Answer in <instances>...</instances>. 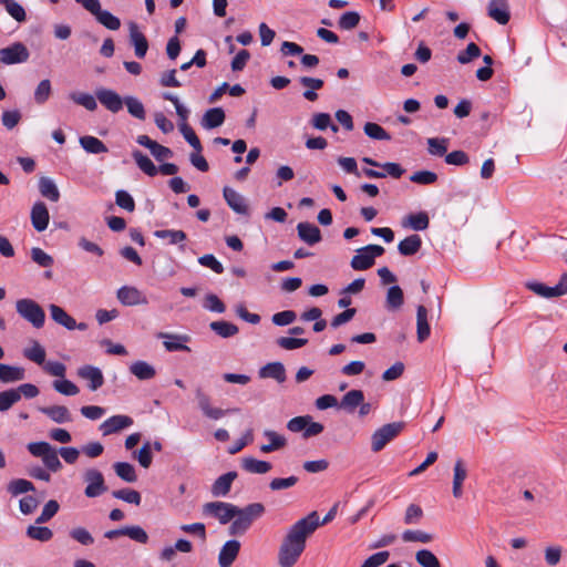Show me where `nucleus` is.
I'll use <instances>...</instances> for the list:
<instances>
[{
	"label": "nucleus",
	"mask_w": 567,
	"mask_h": 567,
	"mask_svg": "<svg viewBox=\"0 0 567 567\" xmlns=\"http://www.w3.org/2000/svg\"><path fill=\"white\" fill-rule=\"evenodd\" d=\"M38 411L58 424L69 423L72 421V414L64 405L39 406Z\"/></svg>",
	"instance_id": "19"
},
{
	"label": "nucleus",
	"mask_w": 567,
	"mask_h": 567,
	"mask_svg": "<svg viewBox=\"0 0 567 567\" xmlns=\"http://www.w3.org/2000/svg\"><path fill=\"white\" fill-rule=\"evenodd\" d=\"M179 128H181V133L183 134V136L187 141V143L196 152L200 153L203 150L202 143H200L198 136L196 135V133L194 132V130L187 123H182Z\"/></svg>",
	"instance_id": "56"
},
{
	"label": "nucleus",
	"mask_w": 567,
	"mask_h": 567,
	"mask_svg": "<svg viewBox=\"0 0 567 567\" xmlns=\"http://www.w3.org/2000/svg\"><path fill=\"white\" fill-rule=\"evenodd\" d=\"M69 97L78 105L85 107L87 111L93 112L97 109L96 96L89 93L73 92Z\"/></svg>",
	"instance_id": "42"
},
{
	"label": "nucleus",
	"mask_w": 567,
	"mask_h": 567,
	"mask_svg": "<svg viewBox=\"0 0 567 567\" xmlns=\"http://www.w3.org/2000/svg\"><path fill=\"white\" fill-rule=\"evenodd\" d=\"M23 354L27 359L39 365H43L45 362V350L38 341H33V346L25 349Z\"/></svg>",
	"instance_id": "46"
},
{
	"label": "nucleus",
	"mask_w": 567,
	"mask_h": 567,
	"mask_svg": "<svg viewBox=\"0 0 567 567\" xmlns=\"http://www.w3.org/2000/svg\"><path fill=\"white\" fill-rule=\"evenodd\" d=\"M481 55V49L474 42L467 44L464 51L458 52L456 60L461 64H467Z\"/></svg>",
	"instance_id": "53"
},
{
	"label": "nucleus",
	"mask_w": 567,
	"mask_h": 567,
	"mask_svg": "<svg viewBox=\"0 0 567 567\" xmlns=\"http://www.w3.org/2000/svg\"><path fill=\"white\" fill-rule=\"evenodd\" d=\"M128 29L130 42L134 47L135 55L143 59L148 50V41L144 33L140 31V28L135 22H131Z\"/></svg>",
	"instance_id": "13"
},
{
	"label": "nucleus",
	"mask_w": 567,
	"mask_h": 567,
	"mask_svg": "<svg viewBox=\"0 0 567 567\" xmlns=\"http://www.w3.org/2000/svg\"><path fill=\"white\" fill-rule=\"evenodd\" d=\"M24 379V369L20 367H12L9 364L0 363V381L3 383H11Z\"/></svg>",
	"instance_id": "31"
},
{
	"label": "nucleus",
	"mask_w": 567,
	"mask_h": 567,
	"mask_svg": "<svg viewBox=\"0 0 567 567\" xmlns=\"http://www.w3.org/2000/svg\"><path fill=\"white\" fill-rule=\"evenodd\" d=\"M130 371L134 374L138 380H150L155 377L156 371L153 365L147 363L146 361H135L131 364Z\"/></svg>",
	"instance_id": "33"
},
{
	"label": "nucleus",
	"mask_w": 567,
	"mask_h": 567,
	"mask_svg": "<svg viewBox=\"0 0 567 567\" xmlns=\"http://www.w3.org/2000/svg\"><path fill=\"white\" fill-rule=\"evenodd\" d=\"M19 401V393L14 389L0 392V412L8 411Z\"/></svg>",
	"instance_id": "60"
},
{
	"label": "nucleus",
	"mask_w": 567,
	"mask_h": 567,
	"mask_svg": "<svg viewBox=\"0 0 567 567\" xmlns=\"http://www.w3.org/2000/svg\"><path fill=\"white\" fill-rule=\"evenodd\" d=\"M415 560L421 567H441L437 557L429 549H420L415 553Z\"/></svg>",
	"instance_id": "48"
},
{
	"label": "nucleus",
	"mask_w": 567,
	"mask_h": 567,
	"mask_svg": "<svg viewBox=\"0 0 567 567\" xmlns=\"http://www.w3.org/2000/svg\"><path fill=\"white\" fill-rule=\"evenodd\" d=\"M430 219L425 212H420L417 214L408 215L402 225L403 227H410L413 230H424L429 227Z\"/></svg>",
	"instance_id": "32"
},
{
	"label": "nucleus",
	"mask_w": 567,
	"mask_h": 567,
	"mask_svg": "<svg viewBox=\"0 0 567 567\" xmlns=\"http://www.w3.org/2000/svg\"><path fill=\"white\" fill-rule=\"evenodd\" d=\"M404 302L403 291L399 286H392L388 289L386 293V308L396 310L402 307Z\"/></svg>",
	"instance_id": "41"
},
{
	"label": "nucleus",
	"mask_w": 567,
	"mask_h": 567,
	"mask_svg": "<svg viewBox=\"0 0 567 567\" xmlns=\"http://www.w3.org/2000/svg\"><path fill=\"white\" fill-rule=\"evenodd\" d=\"M362 401H364V394L362 390H350L342 396L341 401L339 402V409L349 414H352L362 403Z\"/></svg>",
	"instance_id": "22"
},
{
	"label": "nucleus",
	"mask_w": 567,
	"mask_h": 567,
	"mask_svg": "<svg viewBox=\"0 0 567 567\" xmlns=\"http://www.w3.org/2000/svg\"><path fill=\"white\" fill-rule=\"evenodd\" d=\"M319 527L317 512H311L306 517L296 522L284 536L278 549L279 567H293L306 549V543Z\"/></svg>",
	"instance_id": "1"
},
{
	"label": "nucleus",
	"mask_w": 567,
	"mask_h": 567,
	"mask_svg": "<svg viewBox=\"0 0 567 567\" xmlns=\"http://www.w3.org/2000/svg\"><path fill=\"white\" fill-rule=\"evenodd\" d=\"M78 375L86 380L89 382V389L91 391H96L100 389L104 383V377L102 371L91 364H85L78 370Z\"/></svg>",
	"instance_id": "12"
},
{
	"label": "nucleus",
	"mask_w": 567,
	"mask_h": 567,
	"mask_svg": "<svg viewBox=\"0 0 567 567\" xmlns=\"http://www.w3.org/2000/svg\"><path fill=\"white\" fill-rule=\"evenodd\" d=\"M52 93L51 82L48 79L42 80L34 91V101L38 104L45 103Z\"/></svg>",
	"instance_id": "57"
},
{
	"label": "nucleus",
	"mask_w": 567,
	"mask_h": 567,
	"mask_svg": "<svg viewBox=\"0 0 567 567\" xmlns=\"http://www.w3.org/2000/svg\"><path fill=\"white\" fill-rule=\"evenodd\" d=\"M259 378L274 379L278 383L286 381V369L281 362H270L259 369Z\"/></svg>",
	"instance_id": "24"
},
{
	"label": "nucleus",
	"mask_w": 567,
	"mask_h": 567,
	"mask_svg": "<svg viewBox=\"0 0 567 567\" xmlns=\"http://www.w3.org/2000/svg\"><path fill=\"white\" fill-rule=\"evenodd\" d=\"M526 288L543 298H556L567 293V272L563 274L555 287H548L538 281L526 282Z\"/></svg>",
	"instance_id": "7"
},
{
	"label": "nucleus",
	"mask_w": 567,
	"mask_h": 567,
	"mask_svg": "<svg viewBox=\"0 0 567 567\" xmlns=\"http://www.w3.org/2000/svg\"><path fill=\"white\" fill-rule=\"evenodd\" d=\"M51 318L54 322L60 326H63L68 330H74L76 327V321L73 317H71L66 311L56 305H50L49 307Z\"/></svg>",
	"instance_id": "27"
},
{
	"label": "nucleus",
	"mask_w": 567,
	"mask_h": 567,
	"mask_svg": "<svg viewBox=\"0 0 567 567\" xmlns=\"http://www.w3.org/2000/svg\"><path fill=\"white\" fill-rule=\"evenodd\" d=\"M39 190L40 194L50 199L51 202H58L60 198V192L54 184L53 181H51L48 177H41L39 181Z\"/></svg>",
	"instance_id": "37"
},
{
	"label": "nucleus",
	"mask_w": 567,
	"mask_h": 567,
	"mask_svg": "<svg viewBox=\"0 0 567 567\" xmlns=\"http://www.w3.org/2000/svg\"><path fill=\"white\" fill-rule=\"evenodd\" d=\"M237 478V472H227L220 475L212 485V494L215 497L226 496L231 488L233 482Z\"/></svg>",
	"instance_id": "23"
},
{
	"label": "nucleus",
	"mask_w": 567,
	"mask_h": 567,
	"mask_svg": "<svg viewBox=\"0 0 567 567\" xmlns=\"http://www.w3.org/2000/svg\"><path fill=\"white\" fill-rule=\"evenodd\" d=\"M124 104L127 107V112L135 118L145 120V109L143 103L135 96H125Z\"/></svg>",
	"instance_id": "47"
},
{
	"label": "nucleus",
	"mask_w": 567,
	"mask_h": 567,
	"mask_svg": "<svg viewBox=\"0 0 567 567\" xmlns=\"http://www.w3.org/2000/svg\"><path fill=\"white\" fill-rule=\"evenodd\" d=\"M225 111L221 107H213L205 112L202 126L206 130L216 128L225 122Z\"/></svg>",
	"instance_id": "26"
},
{
	"label": "nucleus",
	"mask_w": 567,
	"mask_h": 567,
	"mask_svg": "<svg viewBox=\"0 0 567 567\" xmlns=\"http://www.w3.org/2000/svg\"><path fill=\"white\" fill-rule=\"evenodd\" d=\"M236 516L229 526L230 535H241L246 533L252 522L261 517L265 513V506L261 503H251L240 508L235 507Z\"/></svg>",
	"instance_id": "2"
},
{
	"label": "nucleus",
	"mask_w": 567,
	"mask_h": 567,
	"mask_svg": "<svg viewBox=\"0 0 567 567\" xmlns=\"http://www.w3.org/2000/svg\"><path fill=\"white\" fill-rule=\"evenodd\" d=\"M133 424V419L127 415H113L105 420L100 425V431L104 436L111 435L113 433H117L126 427H130Z\"/></svg>",
	"instance_id": "10"
},
{
	"label": "nucleus",
	"mask_w": 567,
	"mask_h": 567,
	"mask_svg": "<svg viewBox=\"0 0 567 567\" xmlns=\"http://www.w3.org/2000/svg\"><path fill=\"white\" fill-rule=\"evenodd\" d=\"M431 329L427 322V309L420 305L416 309V336L417 341L423 342L430 336Z\"/></svg>",
	"instance_id": "28"
},
{
	"label": "nucleus",
	"mask_w": 567,
	"mask_h": 567,
	"mask_svg": "<svg viewBox=\"0 0 567 567\" xmlns=\"http://www.w3.org/2000/svg\"><path fill=\"white\" fill-rule=\"evenodd\" d=\"M117 299L124 306L146 305V297L135 287L123 286L117 290Z\"/></svg>",
	"instance_id": "14"
},
{
	"label": "nucleus",
	"mask_w": 567,
	"mask_h": 567,
	"mask_svg": "<svg viewBox=\"0 0 567 567\" xmlns=\"http://www.w3.org/2000/svg\"><path fill=\"white\" fill-rule=\"evenodd\" d=\"M223 196L227 203V205L237 214L247 215L248 206L246 204L245 197L237 193L229 186H225L223 189Z\"/></svg>",
	"instance_id": "17"
},
{
	"label": "nucleus",
	"mask_w": 567,
	"mask_h": 567,
	"mask_svg": "<svg viewBox=\"0 0 567 567\" xmlns=\"http://www.w3.org/2000/svg\"><path fill=\"white\" fill-rule=\"evenodd\" d=\"M359 22L360 14L355 11H348L340 17L338 25L342 30H352L359 24Z\"/></svg>",
	"instance_id": "59"
},
{
	"label": "nucleus",
	"mask_w": 567,
	"mask_h": 567,
	"mask_svg": "<svg viewBox=\"0 0 567 567\" xmlns=\"http://www.w3.org/2000/svg\"><path fill=\"white\" fill-rule=\"evenodd\" d=\"M113 468L116 473V475L127 482V483H134L137 481V475L135 472L134 466L131 463L127 462H116L113 465Z\"/></svg>",
	"instance_id": "38"
},
{
	"label": "nucleus",
	"mask_w": 567,
	"mask_h": 567,
	"mask_svg": "<svg viewBox=\"0 0 567 567\" xmlns=\"http://www.w3.org/2000/svg\"><path fill=\"white\" fill-rule=\"evenodd\" d=\"M17 312L21 318L40 329L45 321V312L41 306L32 299L23 298L16 302Z\"/></svg>",
	"instance_id": "3"
},
{
	"label": "nucleus",
	"mask_w": 567,
	"mask_h": 567,
	"mask_svg": "<svg viewBox=\"0 0 567 567\" xmlns=\"http://www.w3.org/2000/svg\"><path fill=\"white\" fill-rule=\"evenodd\" d=\"M240 549V543L231 539L224 544L219 551L218 564L220 567H230Z\"/></svg>",
	"instance_id": "20"
},
{
	"label": "nucleus",
	"mask_w": 567,
	"mask_h": 567,
	"mask_svg": "<svg viewBox=\"0 0 567 567\" xmlns=\"http://www.w3.org/2000/svg\"><path fill=\"white\" fill-rule=\"evenodd\" d=\"M31 223L37 231H43L48 228L50 214L43 202H37L31 209Z\"/></svg>",
	"instance_id": "16"
},
{
	"label": "nucleus",
	"mask_w": 567,
	"mask_h": 567,
	"mask_svg": "<svg viewBox=\"0 0 567 567\" xmlns=\"http://www.w3.org/2000/svg\"><path fill=\"white\" fill-rule=\"evenodd\" d=\"M433 535L420 529H406L402 534V539L405 543H422L429 544L433 540Z\"/></svg>",
	"instance_id": "40"
},
{
	"label": "nucleus",
	"mask_w": 567,
	"mask_h": 567,
	"mask_svg": "<svg viewBox=\"0 0 567 567\" xmlns=\"http://www.w3.org/2000/svg\"><path fill=\"white\" fill-rule=\"evenodd\" d=\"M132 156L138 168L146 175L153 177L158 173L157 167L154 165L151 158L147 155L143 154L141 151L135 150L132 153Z\"/></svg>",
	"instance_id": "35"
},
{
	"label": "nucleus",
	"mask_w": 567,
	"mask_h": 567,
	"mask_svg": "<svg viewBox=\"0 0 567 567\" xmlns=\"http://www.w3.org/2000/svg\"><path fill=\"white\" fill-rule=\"evenodd\" d=\"M350 265L354 270H367L374 265L373 256L359 249L352 257Z\"/></svg>",
	"instance_id": "43"
},
{
	"label": "nucleus",
	"mask_w": 567,
	"mask_h": 567,
	"mask_svg": "<svg viewBox=\"0 0 567 567\" xmlns=\"http://www.w3.org/2000/svg\"><path fill=\"white\" fill-rule=\"evenodd\" d=\"M311 123L315 128L320 130V131H324L328 127H330L331 131L336 133L339 130L336 124L331 123V116L328 113H316L312 116Z\"/></svg>",
	"instance_id": "51"
},
{
	"label": "nucleus",
	"mask_w": 567,
	"mask_h": 567,
	"mask_svg": "<svg viewBox=\"0 0 567 567\" xmlns=\"http://www.w3.org/2000/svg\"><path fill=\"white\" fill-rule=\"evenodd\" d=\"M363 131L370 138L373 140L389 141L391 138L390 134L381 125L377 123H365Z\"/></svg>",
	"instance_id": "50"
},
{
	"label": "nucleus",
	"mask_w": 567,
	"mask_h": 567,
	"mask_svg": "<svg viewBox=\"0 0 567 567\" xmlns=\"http://www.w3.org/2000/svg\"><path fill=\"white\" fill-rule=\"evenodd\" d=\"M27 536L31 539H35L39 542H49L53 537V532L45 526H34L30 525L27 528Z\"/></svg>",
	"instance_id": "49"
},
{
	"label": "nucleus",
	"mask_w": 567,
	"mask_h": 567,
	"mask_svg": "<svg viewBox=\"0 0 567 567\" xmlns=\"http://www.w3.org/2000/svg\"><path fill=\"white\" fill-rule=\"evenodd\" d=\"M97 101L110 112L118 113L123 109L124 99L114 90L99 87L95 91Z\"/></svg>",
	"instance_id": "9"
},
{
	"label": "nucleus",
	"mask_w": 567,
	"mask_h": 567,
	"mask_svg": "<svg viewBox=\"0 0 567 567\" xmlns=\"http://www.w3.org/2000/svg\"><path fill=\"white\" fill-rule=\"evenodd\" d=\"M422 246V239L419 235H411L401 240L398 250L402 256L415 255Z\"/></svg>",
	"instance_id": "30"
},
{
	"label": "nucleus",
	"mask_w": 567,
	"mask_h": 567,
	"mask_svg": "<svg viewBox=\"0 0 567 567\" xmlns=\"http://www.w3.org/2000/svg\"><path fill=\"white\" fill-rule=\"evenodd\" d=\"M298 237L306 244L313 246L321 241L322 236L320 229L311 223L301 221L297 225Z\"/></svg>",
	"instance_id": "18"
},
{
	"label": "nucleus",
	"mask_w": 567,
	"mask_h": 567,
	"mask_svg": "<svg viewBox=\"0 0 567 567\" xmlns=\"http://www.w3.org/2000/svg\"><path fill=\"white\" fill-rule=\"evenodd\" d=\"M240 465L244 471L252 474H266L272 468L271 463L252 456L241 458Z\"/></svg>",
	"instance_id": "25"
},
{
	"label": "nucleus",
	"mask_w": 567,
	"mask_h": 567,
	"mask_svg": "<svg viewBox=\"0 0 567 567\" xmlns=\"http://www.w3.org/2000/svg\"><path fill=\"white\" fill-rule=\"evenodd\" d=\"M79 142L86 153L101 154L107 152L106 145L97 137L85 135L80 137Z\"/></svg>",
	"instance_id": "34"
},
{
	"label": "nucleus",
	"mask_w": 567,
	"mask_h": 567,
	"mask_svg": "<svg viewBox=\"0 0 567 567\" xmlns=\"http://www.w3.org/2000/svg\"><path fill=\"white\" fill-rule=\"evenodd\" d=\"M112 495L117 499H122L126 503L134 505H140L142 501L141 494L137 491L131 488H122L114 491Z\"/></svg>",
	"instance_id": "52"
},
{
	"label": "nucleus",
	"mask_w": 567,
	"mask_h": 567,
	"mask_svg": "<svg viewBox=\"0 0 567 567\" xmlns=\"http://www.w3.org/2000/svg\"><path fill=\"white\" fill-rule=\"evenodd\" d=\"M264 435L269 440L268 444H262L260 446V451L262 453H271L274 451L280 450L287 445V440L285 436L278 434L272 430H265Z\"/></svg>",
	"instance_id": "29"
},
{
	"label": "nucleus",
	"mask_w": 567,
	"mask_h": 567,
	"mask_svg": "<svg viewBox=\"0 0 567 567\" xmlns=\"http://www.w3.org/2000/svg\"><path fill=\"white\" fill-rule=\"evenodd\" d=\"M28 48L22 42L0 49V61L4 64H17L25 62L29 59Z\"/></svg>",
	"instance_id": "8"
},
{
	"label": "nucleus",
	"mask_w": 567,
	"mask_h": 567,
	"mask_svg": "<svg viewBox=\"0 0 567 567\" xmlns=\"http://www.w3.org/2000/svg\"><path fill=\"white\" fill-rule=\"evenodd\" d=\"M0 4L4 6L8 14L17 22L22 23L27 20L24 8L16 0H0Z\"/></svg>",
	"instance_id": "36"
},
{
	"label": "nucleus",
	"mask_w": 567,
	"mask_h": 567,
	"mask_svg": "<svg viewBox=\"0 0 567 567\" xmlns=\"http://www.w3.org/2000/svg\"><path fill=\"white\" fill-rule=\"evenodd\" d=\"M404 422L388 423L374 431L371 436V450L380 452L385 445L396 437L404 429Z\"/></svg>",
	"instance_id": "4"
},
{
	"label": "nucleus",
	"mask_w": 567,
	"mask_h": 567,
	"mask_svg": "<svg viewBox=\"0 0 567 567\" xmlns=\"http://www.w3.org/2000/svg\"><path fill=\"white\" fill-rule=\"evenodd\" d=\"M125 536L140 544H147L150 539L145 529L138 525L125 526Z\"/></svg>",
	"instance_id": "61"
},
{
	"label": "nucleus",
	"mask_w": 567,
	"mask_h": 567,
	"mask_svg": "<svg viewBox=\"0 0 567 567\" xmlns=\"http://www.w3.org/2000/svg\"><path fill=\"white\" fill-rule=\"evenodd\" d=\"M467 477V470L462 458H457L453 468V487L452 493L455 498H461L463 495L462 485Z\"/></svg>",
	"instance_id": "21"
},
{
	"label": "nucleus",
	"mask_w": 567,
	"mask_h": 567,
	"mask_svg": "<svg viewBox=\"0 0 567 567\" xmlns=\"http://www.w3.org/2000/svg\"><path fill=\"white\" fill-rule=\"evenodd\" d=\"M209 328L221 338H230L238 333V327L228 321H213Z\"/></svg>",
	"instance_id": "39"
},
{
	"label": "nucleus",
	"mask_w": 567,
	"mask_h": 567,
	"mask_svg": "<svg viewBox=\"0 0 567 567\" xmlns=\"http://www.w3.org/2000/svg\"><path fill=\"white\" fill-rule=\"evenodd\" d=\"M115 203L118 207L130 213L135 210V202L126 190L120 189L115 193Z\"/></svg>",
	"instance_id": "63"
},
{
	"label": "nucleus",
	"mask_w": 567,
	"mask_h": 567,
	"mask_svg": "<svg viewBox=\"0 0 567 567\" xmlns=\"http://www.w3.org/2000/svg\"><path fill=\"white\" fill-rule=\"evenodd\" d=\"M83 481L86 484L84 494L89 498H95L107 492L104 476L101 471L96 468H87L83 473Z\"/></svg>",
	"instance_id": "5"
},
{
	"label": "nucleus",
	"mask_w": 567,
	"mask_h": 567,
	"mask_svg": "<svg viewBox=\"0 0 567 567\" xmlns=\"http://www.w3.org/2000/svg\"><path fill=\"white\" fill-rule=\"evenodd\" d=\"M52 385L56 392L68 396L76 395L80 392L78 385L66 379L55 380Z\"/></svg>",
	"instance_id": "54"
},
{
	"label": "nucleus",
	"mask_w": 567,
	"mask_h": 567,
	"mask_svg": "<svg viewBox=\"0 0 567 567\" xmlns=\"http://www.w3.org/2000/svg\"><path fill=\"white\" fill-rule=\"evenodd\" d=\"M70 536L73 540L81 545L89 546L94 543V538L91 533L84 527H74L70 532Z\"/></svg>",
	"instance_id": "64"
},
{
	"label": "nucleus",
	"mask_w": 567,
	"mask_h": 567,
	"mask_svg": "<svg viewBox=\"0 0 567 567\" xmlns=\"http://www.w3.org/2000/svg\"><path fill=\"white\" fill-rule=\"evenodd\" d=\"M236 505L225 502H209L203 505V513L218 519L221 525L233 522L236 516Z\"/></svg>",
	"instance_id": "6"
},
{
	"label": "nucleus",
	"mask_w": 567,
	"mask_h": 567,
	"mask_svg": "<svg viewBox=\"0 0 567 567\" xmlns=\"http://www.w3.org/2000/svg\"><path fill=\"white\" fill-rule=\"evenodd\" d=\"M94 17L109 30L115 31L121 27L120 19L106 10L101 9L96 14H94Z\"/></svg>",
	"instance_id": "45"
},
{
	"label": "nucleus",
	"mask_w": 567,
	"mask_h": 567,
	"mask_svg": "<svg viewBox=\"0 0 567 567\" xmlns=\"http://www.w3.org/2000/svg\"><path fill=\"white\" fill-rule=\"evenodd\" d=\"M437 174L431 171H417L410 176V181L421 185H431L437 181Z\"/></svg>",
	"instance_id": "62"
},
{
	"label": "nucleus",
	"mask_w": 567,
	"mask_h": 567,
	"mask_svg": "<svg viewBox=\"0 0 567 567\" xmlns=\"http://www.w3.org/2000/svg\"><path fill=\"white\" fill-rule=\"evenodd\" d=\"M427 151L431 155L443 156L447 151L449 140L431 137L427 140Z\"/></svg>",
	"instance_id": "55"
},
{
	"label": "nucleus",
	"mask_w": 567,
	"mask_h": 567,
	"mask_svg": "<svg viewBox=\"0 0 567 567\" xmlns=\"http://www.w3.org/2000/svg\"><path fill=\"white\" fill-rule=\"evenodd\" d=\"M34 489L35 487L33 483L24 478H16L8 484V492L13 496L33 492Z\"/></svg>",
	"instance_id": "44"
},
{
	"label": "nucleus",
	"mask_w": 567,
	"mask_h": 567,
	"mask_svg": "<svg viewBox=\"0 0 567 567\" xmlns=\"http://www.w3.org/2000/svg\"><path fill=\"white\" fill-rule=\"evenodd\" d=\"M157 338L165 339L163 344L165 349L169 352L173 351H190V348L184 344L189 341V336L187 334H173L167 332H159Z\"/></svg>",
	"instance_id": "15"
},
{
	"label": "nucleus",
	"mask_w": 567,
	"mask_h": 567,
	"mask_svg": "<svg viewBox=\"0 0 567 567\" xmlns=\"http://www.w3.org/2000/svg\"><path fill=\"white\" fill-rule=\"evenodd\" d=\"M60 505L56 501L50 499L42 508L41 514L37 517L35 524L49 522L58 513Z\"/></svg>",
	"instance_id": "58"
},
{
	"label": "nucleus",
	"mask_w": 567,
	"mask_h": 567,
	"mask_svg": "<svg viewBox=\"0 0 567 567\" xmlns=\"http://www.w3.org/2000/svg\"><path fill=\"white\" fill-rule=\"evenodd\" d=\"M487 14L499 24H507L511 19L509 6L507 0H489L487 4Z\"/></svg>",
	"instance_id": "11"
}]
</instances>
